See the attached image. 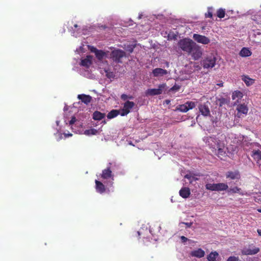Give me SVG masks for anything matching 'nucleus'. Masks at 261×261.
I'll return each mask as SVG.
<instances>
[{"instance_id":"nucleus-27","label":"nucleus","mask_w":261,"mask_h":261,"mask_svg":"<svg viewBox=\"0 0 261 261\" xmlns=\"http://www.w3.org/2000/svg\"><path fill=\"white\" fill-rule=\"evenodd\" d=\"M251 52L246 47H243L240 52V55L242 57H249L251 56Z\"/></svg>"},{"instance_id":"nucleus-26","label":"nucleus","mask_w":261,"mask_h":261,"mask_svg":"<svg viewBox=\"0 0 261 261\" xmlns=\"http://www.w3.org/2000/svg\"><path fill=\"white\" fill-rule=\"evenodd\" d=\"M119 114H120V110H113L111 111L108 114L107 117L108 119H112L113 118L117 116H118Z\"/></svg>"},{"instance_id":"nucleus-40","label":"nucleus","mask_w":261,"mask_h":261,"mask_svg":"<svg viewBox=\"0 0 261 261\" xmlns=\"http://www.w3.org/2000/svg\"><path fill=\"white\" fill-rule=\"evenodd\" d=\"M121 98L123 100H126L127 99H128V95L125 94H123L121 95Z\"/></svg>"},{"instance_id":"nucleus-30","label":"nucleus","mask_w":261,"mask_h":261,"mask_svg":"<svg viewBox=\"0 0 261 261\" xmlns=\"http://www.w3.org/2000/svg\"><path fill=\"white\" fill-rule=\"evenodd\" d=\"M225 15V11L222 8L219 9L217 11V16L219 18H224Z\"/></svg>"},{"instance_id":"nucleus-37","label":"nucleus","mask_w":261,"mask_h":261,"mask_svg":"<svg viewBox=\"0 0 261 261\" xmlns=\"http://www.w3.org/2000/svg\"><path fill=\"white\" fill-rule=\"evenodd\" d=\"M239 259L238 257L236 256H230L226 261H239Z\"/></svg>"},{"instance_id":"nucleus-18","label":"nucleus","mask_w":261,"mask_h":261,"mask_svg":"<svg viewBox=\"0 0 261 261\" xmlns=\"http://www.w3.org/2000/svg\"><path fill=\"white\" fill-rule=\"evenodd\" d=\"M77 98L86 105L89 104L92 100L91 96L84 94L78 95Z\"/></svg>"},{"instance_id":"nucleus-31","label":"nucleus","mask_w":261,"mask_h":261,"mask_svg":"<svg viewBox=\"0 0 261 261\" xmlns=\"http://www.w3.org/2000/svg\"><path fill=\"white\" fill-rule=\"evenodd\" d=\"M185 103L187 106V109H188V111L193 109L196 106L195 103L193 101H187Z\"/></svg>"},{"instance_id":"nucleus-41","label":"nucleus","mask_w":261,"mask_h":261,"mask_svg":"<svg viewBox=\"0 0 261 261\" xmlns=\"http://www.w3.org/2000/svg\"><path fill=\"white\" fill-rule=\"evenodd\" d=\"M182 224H184L185 225H186V227L187 228H190L192 226V224H193V223L192 222H190V223H187V222H182Z\"/></svg>"},{"instance_id":"nucleus-13","label":"nucleus","mask_w":261,"mask_h":261,"mask_svg":"<svg viewBox=\"0 0 261 261\" xmlns=\"http://www.w3.org/2000/svg\"><path fill=\"white\" fill-rule=\"evenodd\" d=\"M251 156L256 161L259 166H261V151L259 150H253L252 151Z\"/></svg>"},{"instance_id":"nucleus-49","label":"nucleus","mask_w":261,"mask_h":261,"mask_svg":"<svg viewBox=\"0 0 261 261\" xmlns=\"http://www.w3.org/2000/svg\"><path fill=\"white\" fill-rule=\"evenodd\" d=\"M218 85L219 86H221L222 87V86H223V83L219 84H218Z\"/></svg>"},{"instance_id":"nucleus-10","label":"nucleus","mask_w":261,"mask_h":261,"mask_svg":"<svg viewBox=\"0 0 261 261\" xmlns=\"http://www.w3.org/2000/svg\"><path fill=\"white\" fill-rule=\"evenodd\" d=\"M237 110L238 111L237 116L239 118H241L243 116V115H246L247 114L248 109L245 104H240L237 106Z\"/></svg>"},{"instance_id":"nucleus-19","label":"nucleus","mask_w":261,"mask_h":261,"mask_svg":"<svg viewBox=\"0 0 261 261\" xmlns=\"http://www.w3.org/2000/svg\"><path fill=\"white\" fill-rule=\"evenodd\" d=\"M190 254L192 256L201 258L204 256L205 252L201 248H199L197 250L191 251Z\"/></svg>"},{"instance_id":"nucleus-42","label":"nucleus","mask_w":261,"mask_h":261,"mask_svg":"<svg viewBox=\"0 0 261 261\" xmlns=\"http://www.w3.org/2000/svg\"><path fill=\"white\" fill-rule=\"evenodd\" d=\"M180 239H181L182 242H183V243L186 242L188 240V239L185 236H181L180 237Z\"/></svg>"},{"instance_id":"nucleus-14","label":"nucleus","mask_w":261,"mask_h":261,"mask_svg":"<svg viewBox=\"0 0 261 261\" xmlns=\"http://www.w3.org/2000/svg\"><path fill=\"white\" fill-rule=\"evenodd\" d=\"M92 56L88 55L86 58L82 59L81 62V65L86 68H89L92 64Z\"/></svg>"},{"instance_id":"nucleus-28","label":"nucleus","mask_w":261,"mask_h":261,"mask_svg":"<svg viewBox=\"0 0 261 261\" xmlns=\"http://www.w3.org/2000/svg\"><path fill=\"white\" fill-rule=\"evenodd\" d=\"M219 254L216 252H212L207 257L208 260L209 261H217L216 260L217 257L218 256Z\"/></svg>"},{"instance_id":"nucleus-43","label":"nucleus","mask_w":261,"mask_h":261,"mask_svg":"<svg viewBox=\"0 0 261 261\" xmlns=\"http://www.w3.org/2000/svg\"><path fill=\"white\" fill-rule=\"evenodd\" d=\"M192 176L190 174H187L185 176V178H187L188 179H191Z\"/></svg>"},{"instance_id":"nucleus-48","label":"nucleus","mask_w":261,"mask_h":261,"mask_svg":"<svg viewBox=\"0 0 261 261\" xmlns=\"http://www.w3.org/2000/svg\"><path fill=\"white\" fill-rule=\"evenodd\" d=\"M73 26L75 29L79 27L78 25L76 24H74Z\"/></svg>"},{"instance_id":"nucleus-45","label":"nucleus","mask_w":261,"mask_h":261,"mask_svg":"<svg viewBox=\"0 0 261 261\" xmlns=\"http://www.w3.org/2000/svg\"><path fill=\"white\" fill-rule=\"evenodd\" d=\"M170 103V100L169 99H166L164 102V103H166L167 105H169Z\"/></svg>"},{"instance_id":"nucleus-15","label":"nucleus","mask_w":261,"mask_h":261,"mask_svg":"<svg viewBox=\"0 0 261 261\" xmlns=\"http://www.w3.org/2000/svg\"><path fill=\"white\" fill-rule=\"evenodd\" d=\"M100 176L102 178L105 179L113 177L112 172L110 167H108L107 169L103 170Z\"/></svg>"},{"instance_id":"nucleus-35","label":"nucleus","mask_w":261,"mask_h":261,"mask_svg":"<svg viewBox=\"0 0 261 261\" xmlns=\"http://www.w3.org/2000/svg\"><path fill=\"white\" fill-rule=\"evenodd\" d=\"M240 190H241V188H240L238 187H235L233 188L229 189V192H231L232 193H239Z\"/></svg>"},{"instance_id":"nucleus-47","label":"nucleus","mask_w":261,"mask_h":261,"mask_svg":"<svg viewBox=\"0 0 261 261\" xmlns=\"http://www.w3.org/2000/svg\"><path fill=\"white\" fill-rule=\"evenodd\" d=\"M133 98H134V97H133V96H132V95H129V96H128V99H133Z\"/></svg>"},{"instance_id":"nucleus-20","label":"nucleus","mask_w":261,"mask_h":261,"mask_svg":"<svg viewBox=\"0 0 261 261\" xmlns=\"http://www.w3.org/2000/svg\"><path fill=\"white\" fill-rule=\"evenodd\" d=\"M259 251V248L255 247L251 249H246L242 250V253L243 255H254L257 253Z\"/></svg>"},{"instance_id":"nucleus-53","label":"nucleus","mask_w":261,"mask_h":261,"mask_svg":"<svg viewBox=\"0 0 261 261\" xmlns=\"http://www.w3.org/2000/svg\"><path fill=\"white\" fill-rule=\"evenodd\" d=\"M72 33L74 35V31H73V32H72Z\"/></svg>"},{"instance_id":"nucleus-3","label":"nucleus","mask_w":261,"mask_h":261,"mask_svg":"<svg viewBox=\"0 0 261 261\" xmlns=\"http://www.w3.org/2000/svg\"><path fill=\"white\" fill-rule=\"evenodd\" d=\"M194 43L195 42L192 39L186 38L178 41V46L184 52L187 54Z\"/></svg>"},{"instance_id":"nucleus-34","label":"nucleus","mask_w":261,"mask_h":261,"mask_svg":"<svg viewBox=\"0 0 261 261\" xmlns=\"http://www.w3.org/2000/svg\"><path fill=\"white\" fill-rule=\"evenodd\" d=\"M212 8H208V11L205 14L206 18H212L213 17Z\"/></svg>"},{"instance_id":"nucleus-22","label":"nucleus","mask_w":261,"mask_h":261,"mask_svg":"<svg viewBox=\"0 0 261 261\" xmlns=\"http://www.w3.org/2000/svg\"><path fill=\"white\" fill-rule=\"evenodd\" d=\"M179 195L184 198H187L190 195V190L188 187L182 188L179 191Z\"/></svg>"},{"instance_id":"nucleus-16","label":"nucleus","mask_w":261,"mask_h":261,"mask_svg":"<svg viewBox=\"0 0 261 261\" xmlns=\"http://www.w3.org/2000/svg\"><path fill=\"white\" fill-rule=\"evenodd\" d=\"M152 74L154 77L163 76L167 74V71L161 68H156L152 70Z\"/></svg>"},{"instance_id":"nucleus-50","label":"nucleus","mask_w":261,"mask_h":261,"mask_svg":"<svg viewBox=\"0 0 261 261\" xmlns=\"http://www.w3.org/2000/svg\"><path fill=\"white\" fill-rule=\"evenodd\" d=\"M68 136H72V134H68Z\"/></svg>"},{"instance_id":"nucleus-2","label":"nucleus","mask_w":261,"mask_h":261,"mask_svg":"<svg viewBox=\"0 0 261 261\" xmlns=\"http://www.w3.org/2000/svg\"><path fill=\"white\" fill-rule=\"evenodd\" d=\"M187 54L190 56L194 60H198L202 56L203 50L199 45L195 42Z\"/></svg>"},{"instance_id":"nucleus-17","label":"nucleus","mask_w":261,"mask_h":261,"mask_svg":"<svg viewBox=\"0 0 261 261\" xmlns=\"http://www.w3.org/2000/svg\"><path fill=\"white\" fill-rule=\"evenodd\" d=\"M95 189L97 192L102 194L106 191V187L105 185L101 182L97 180H95Z\"/></svg>"},{"instance_id":"nucleus-9","label":"nucleus","mask_w":261,"mask_h":261,"mask_svg":"<svg viewBox=\"0 0 261 261\" xmlns=\"http://www.w3.org/2000/svg\"><path fill=\"white\" fill-rule=\"evenodd\" d=\"M193 38L197 42L204 45L208 44L210 42V39L208 37L200 34H194Z\"/></svg>"},{"instance_id":"nucleus-39","label":"nucleus","mask_w":261,"mask_h":261,"mask_svg":"<svg viewBox=\"0 0 261 261\" xmlns=\"http://www.w3.org/2000/svg\"><path fill=\"white\" fill-rule=\"evenodd\" d=\"M76 119L74 116L72 117L71 120L69 121V125H71L75 123V122L76 121Z\"/></svg>"},{"instance_id":"nucleus-52","label":"nucleus","mask_w":261,"mask_h":261,"mask_svg":"<svg viewBox=\"0 0 261 261\" xmlns=\"http://www.w3.org/2000/svg\"><path fill=\"white\" fill-rule=\"evenodd\" d=\"M258 211H259V212H261V209L259 210H258Z\"/></svg>"},{"instance_id":"nucleus-36","label":"nucleus","mask_w":261,"mask_h":261,"mask_svg":"<svg viewBox=\"0 0 261 261\" xmlns=\"http://www.w3.org/2000/svg\"><path fill=\"white\" fill-rule=\"evenodd\" d=\"M96 133H97V130L95 129H94V128H92V129H90L89 130H86L85 131V133L88 135H89V134L95 135V134H96Z\"/></svg>"},{"instance_id":"nucleus-4","label":"nucleus","mask_w":261,"mask_h":261,"mask_svg":"<svg viewBox=\"0 0 261 261\" xmlns=\"http://www.w3.org/2000/svg\"><path fill=\"white\" fill-rule=\"evenodd\" d=\"M205 187L206 190L212 191H223L227 190L228 188V185L225 183H207Z\"/></svg>"},{"instance_id":"nucleus-46","label":"nucleus","mask_w":261,"mask_h":261,"mask_svg":"<svg viewBox=\"0 0 261 261\" xmlns=\"http://www.w3.org/2000/svg\"><path fill=\"white\" fill-rule=\"evenodd\" d=\"M257 233H258V235H259V236H261V229H258L257 230Z\"/></svg>"},{"instance_id":"nucleus-7","label":"nucleus","mask_w":261,"mask_h":261,"mask_svg":"<svg viewBox=\"0 0 261 261\" xmlns=\"http://www.w3.org/2000/svg\"><path fill=\"white\" fill-rule=\"evenodd\" d=\"M166 85L165 84H160L158 86V88L148 89L145 91L146 96H154L160 95L162 93L163 90L165 89Z\"/></svg>"},{"instance_id":"nucleus-6","label":"nucleus","mask_w":261,"mask_h":261,"mask_svg":"<svg viewBox=\"0 0 261 261\" xmlns=\"http://www.w3.org/2000/svg\"><path fill=\"white\" fill-rule=\"evenodd\" d=\"M216 59L213 56H207L201 62V65L204 68H212L216 64Z\"/></svg>"},{"instance_id":"nucleus-32","label":"nucleus","mask_w":261,"mask_h":261,"mask_svg":"<svg viewBox=\"0 0 261 261\" xmlns=\"http://www.w3.org/2000/svg\"><path fill=\"white\" fill-rule=\"evenodd\" d=\"M178 110L182 112H187L188 111L186 103L179 105Z\"/></svg>"},{"instance_id":"nucleus-5","label":"nucleus","mask_w":261,"mask_h":261,"mask_svg":"<svg viewBox=\"0 0 261 261\" xmlns=\"http://www.w3.org/2000/svg\"><path fill=\"white\" fill-rule=\"evenodd\" d=\"M111 58L116 63H121V59L125 57L126 53L124 51L120 49H114L111 54Z\"/></svg>"},{"instance_id":"nucleus-8","label":"nucleus","mask_w":261,"mask_h":261,"mask_svg":"<svg viewBox=\"0 0 261 261\" xmlns=\"http://www.w3.org/2000/svg\"><path fill=\"white\" fill-rule=\"evenodd\" d=\"M135 104L133 101H126L123 105L122 109H120V115L124 116L127 115L130 111V110L135 106Z\"/></svg>"},{"instance_id":"nucleus-12","label":"nucleus","mask_w":261,"mask_h":261,"mask_svg":"<svg viewBox=\"0 0 261 261\" xmlns=\"http://www.w3.org/2000/svg\"><path fill=\"white\" fill-rule=\"evenodd\" d=\"M199 112L204 116H208L210 115V111L208 106L206 103L200 104L198 106Z\"/></svg>"},{"instance_id":"nucleus-1","label":"nucleus","mask_w":261,"mask_h":261,"mask_svg":"<svg viewBox=\"0 0 261 261\" xmlns=\"http://www.w3.org/2000/svg\"><path fill=\"white\" fill-rule=\"evenodd\" d=\"M206 143L210 147L219 157L225 155V144L217 136H211L206 138Z\"/></svg>"},{"instance_id":"nucleus-38","label":"nucleus","mask_w":261,"mask_h":261,"mask_svg":"<svg viewBox=\"0 0 261 261\" xmlns=\"http://www.w3.org/2000/svg\"><path fill=\"white\" fill-rule=\"evenodd\" d=\"M180 89V87L178 85H174L170 88V91H178Z\"/></svg>"},{"instance_id":"nucleus-51","label":"nucleus","mask_w":261,"mask_h":261,"mask_svg":"<svg viewBox=\"0 0 261 261\" xmlns=\"http://www.w3.org/2000/svg\"><path fill=\"white\" fill-rule=\"evenodd\" d=\"M137 233H138V235H139V236H140V232H139V231H138V232H137Z\"/></svg>"},{"instance_id":"nucleus-23","label":"nucleus","mask_w":261,"mask_h":261,"mask_svg":"<svg viewBox=\"0 0 261 261\" xmlns=\"http://www.w3.org/2000/svg\"><path fill=\"white\" fill-rule=\"evenodd\" d=\"M242 80L244 82L246 86H249L254 83L255 80L250 78L248 75H243Z\"/></svg>"},{"instance_id":"nucleus-24","label":"nucleus","mask_w":261,"mask_h":261,"mask_svg":"<svg viewBox=\"0 0 261 261\" xmlns=\"http://www.w3.org/2000/svg\"><path fill=\"white\" fill-rule=\"evenodd\" d=\"M243 94L242 92L239 90L234 91L232 94V99L233 100H236L237 101L241 99L243 97Z\"/></svg>"},{"instance_id":"nucleus-44","label":"nucleus","mask_w":261,"mask_h":261,"mask_svg":"<svg viewBox=\"0 0 261 261\" xmlns=\"http://www.w3.org/2000/svg\"><path fill=\"white\" fill-rule=\"evenodd\" d=\"M133 50H134V47H132V46H129L128 47V48L127 49V50L129 52V53H132L133 51Z\"/></svg>"},{"instance_id":"nucleus-11","label":"nucleus","mask_w":261,"mask_h":261,"mask_svg":"<svg viewBox=\"0 0 261 261\" xmlns=\"http://www.w3.org/2000/svg\"><path fill=\"white\" fill-rule=\"evenodd\" d=\"M90 51L95 53L96 58L99 61H101L106 56V54L104 51L102 50H98L94 47H92L90 49Z\"/></svg>"},{"instance_id":"nucleus-33","label":"nucleus","mask_w":261,"mask_h":261,"mask_svg":"<svg viewBox=\"0 0 261 261\" xmlns=\"http://www.w3.org/2000/svg\"><path fill=\"white\" fill-rule=\"evenodd\" d=\"M218 101L219 102V106L222 107L223 105L227 104L228 103V101L226 99L224 98H220L218 99Z\"/></svg>"},{"instance_id":"nucleus-21","label":"nucleus","mask_w":261,"mask_h":261,"mask_svg":"<svg viewBox=\"0 0 261 261\" xmlns=\"http://www.w3.org/2000/svg\"><path fill=\"white\" fill-rule=\"evenodd\" d=\"M226 177L227 178L231 179H239L240 177L239 172L238 171H228L226 174Z\"/></svg>"},{"instance_id":"nucleus-29","label":"nucleus","mask_w":261,"mask_h":261,"mask_svg":"<svg viewBox=\"0 0 261 261\" xmlns=\"http://www.w3.org/2000/svg\"><path fill=\"white\" fill-rule=\"evenodd\" d=\"M105 72H106V75L108 79H114L115 76V73L110 71L109 69H105Z\"/></svg>"},{"instance_id":"nucleus-25","label":"nucleus","mask_w":261,"mask_h":261,"mask_svg":"<svg viewBox=\"0 0 261 261\" xmlns=\"http://www.w3.org/2000/svg\"><path fill=\"white\" fill-rule=\"evenodd\" d=\"M105 114L102 113L99 111H95L93 114V119L95 120H100L104 118Z\"/></svg>"}]
</instances>
